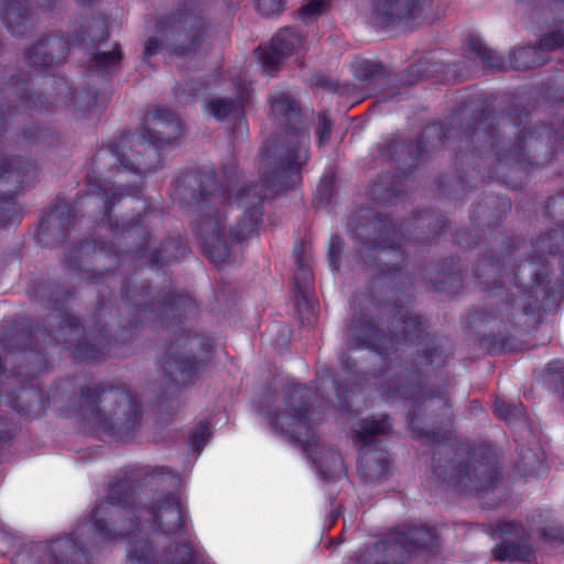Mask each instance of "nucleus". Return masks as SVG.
Segmentation results:
<instances>
[{"label":"nucleus","mask_w":564,"mask_h":564,"mask_svg":"<svg viewBox=\"0 0 564 564\" xmlns=\"http://www.w3.org/2000/svg\"><path fill=\"white\" fill-rule=\"evenodd\" d=\"M420 437H424L426 442L431 444H445L446 442L452 440L451 432L448 431H434V430H420L417 431Z\"/></svg>","instance_id":"56"},{"label":"nucleus","mask_w":564,"mask_h":564,"mask_svg":"<svg viewBox=\"0 0 564 564\" xmlns=\"http://www.w3.org/2000/svg\"><path fill=\"white\" fill-rule=\"evenodd\" d=\"M128 558L132 564H199L188 542L170 544L162 553L153 555L149 541L137 539L131 544Z\"/></svg>","instance_id":"16"},{"label":"nucleus","mask_w":564,"mask_h":564,"mask_svg":"<svg viewBox=\"0 0 564 564\" xmlns=\"http://www.w3.org/2000/svg\"><path fill=\"white\" fill-rule=\"evenodd\" d=\"M303 44V36L289 28L281 29L272 37L269 45L259 47L260 61L269 72L274 69L282 59Z\"/></svg>","instance_id":"23"},{"label":"nucleus","mask_w":564,"mask_h":564,"mask_svg":"<svg viewBox=\"0 0 564 564\" xmlns=\"http://www.w3.org/2000/svg\"><path fill=\"white\" fill-rule=\"evenodd\" d=\"M547 215L557 221L562 223L564 227V193L549 199L546 204Z\"/></svg>","instance_id":"49"},{"label":"nucleus","mask_w":564,"mask_h":564,"mask_svg":"<svg viewBox=\"0 0 564 564\" xmlns=\"http://www.w3.org/2000/svg\"><path fill=\"white\" fill-rule=\"evenodd\" d=\"M121 61V51L118 44L111 51L97 52L89 61V70L98 75H105L118 68Z\"/></svg>","instance_id":"34"},{"label":"nucleus","mask_w":564,"mask_h":564,"mask_svg":"<svg viewBox=\"0 0 564 564\" xmlns=\"http://www.w3.org/2000/svg\"><path fill=\"white\" fill-rule=\"evenodd\" d=\"M355 441L362 444L364 447H370L373 438L379 435H386L391 431V424L387 415L379 417H368L359 421L352 429Z\"/></svg>","instance_id":"30"},{"label":"nucleus","mask_w":564,"mask_h":564,"mask_svg":"<svg viewBox=\"0 0 564 564\" xmlns=\"http://www.w3.org/2000/svg\"><path fill=\"white\" fill-rule=\"evenodd\" d=\"M357 77L361 80L377 79L386 75V70L380 63L372 61H362L357 64Z\"/></svg>","instance_id":"45"},{"label":"nucleus","mask_w":564,"mask_h":564,"mask_svg":"<svg viewBox=\"0 0 564 564\" xmlns=\"http://www.w3.org/2000/svg\"><path fill=\"white\" fill-rule=\"evenodd\" d=\"M343 252V242L338 236H333L329 241L328 258L334 270L338 269V259Z\"/></svg>","instance_id":"58"},{"label":"nucleus","mask_w":564,"mask_h":564,"mask_svg":"<svg viewBox=\"0 0 564 564\" xmlns=\"http://www.w3.org/2000/svg\"><path fill=\"white\" fill-rule=\"evenodd\" d=\"M332 131V120L329 119L326 112H321L318 115V124H317V138L318 144H324L330 137Z\"/></svg>","instance_id":"55"},{"label":"nucleus","mask_w":564,"mask_h":564,"mask_svg":"<svg viewBox=\"0 0 564 564\" xmlns=\"http://www.w3.org/2000/svg\"><path fill=\"white\" fill-rule=\"evenodd\" d=\"M183 128L180 118L170 109L158 108L144 116L140 135L121 138L109 147L101 148L95 156L98 171L120 163L124 170L145 175L156 170L160 164L159 149L173 143Z\"/></svg>","instance_id":"4"},{"label":"nucleus","mask_w":564,"mask_h":564,"mask_svg":"<svg viewBox=\"0 0 564 564\" xmlns=\"http://www.w3.org/2000/svg\"><path fill=\"white\" fill-rule=\"evenodd\" d=\"M468 45L481 58L486 67L498 68L501 66V59L496 52L485 46L478 37L469 36Z\"/></svg>","instance_id":"43"},{"label":"nucleus","mask_w":564,"mask_h":564,"mask_svg":"<svg viewBox=\"0 0 564 564\" xmlns=\"http://www.w3.org/2000/svg\"><path fill=\"white\" fill-rule=\"evenodd\" d=\"M500 260H482L477 269L476 276L480 284L485 285V289L492 290L491 284L497 283V278L500 275Z\"/></svg>","instance_id":"39"},{"label":"nucleus","mask_w":564,"mask_h":564,"mask_svg":"<svg viewBox=\"0 0 564 564\" xmlns=\"http://www.w3.org/2000/svg\"><path fill=\"white\" fill-rule=\"evenodd\" d=\"M431 6V0H377L375 14L384 25L403 23L410 26L425 20Z\"/></svg>","instance_id":"17"},{"label":"nucleus","mask_w":564,"mask_h":564,"mask_svg":"<svg viewBox=\"0 0 564 564\" xmlns=\"http://www.w3.org/2000/svg\"><path fill=\"white\" fill-rule=\"evenodd\" d=\"M550 264L541 256L522 261L514 273V284L508 291L498 288L499 291L494 296L497 301L492 300L491 304L502 302V307L490 314L495 317H502L505 314L517 317L520 313L535 316L542 311H552L558 305L562 293L550 285Z\"/></svg>","instance_id":"7"},{"label":"nucleus","mask_w":564,"mask_h":564,"mask_svg":"<svg viewBox=\"0 0 564 564\" xmlns=\"http://www.w3.org/2000/svg\"><path fill=\"white\" fill-rule=\"evenodd\" d=\"M206 109L217 120L241 119L243 117L242 105L230 98H214L208 101Z\"/></svg>","instance_id":"33"},{"label":"nucleus","mask_w":564,"mask_h":564,"mask_svg":"<svg viewBox=\"0 0 564 564\" xmlns=\"http://www.w3.org/2000/svg\"><path fill=\"white\" fill-rule=\"evenodd\" d=\"M208 23L203 13L186 6H178L162 15L156 23V33L164 45L176 56L189 57L202 46Z\"/></svg>","instance_id":"10"},{"label":"nucleus","mask_w":564,"mask_h":564,"mask_svg":"<svg viewBox=\"0 0 564 564\" xmlns=\"http://www.w3.org/2000/svg\"><path fill=\"white\" fill-rule=\"evenodd\" d=\"M35 333L33 332H24V329H21L20 332H13L12 338L17 340V344H8V347L12 350H20L24 348H31V337L34 336Z\"/></svg>","instance_id":"57"},{"label":"nucleus","mask_w":564,"mask_h":564,"mask_svg":"<svg viewBox=\"0 0 564 564\" xmlns=\"http://www.w3.org/2000/svg\"><path fill=\"white\" fill-rule=\"evenodd\" d=\"M131 486L128 480L111 485L105 501L91 512L93 525L82 524L70 535L61 536L37 545L46 564H90V547L101 541L126 538L139 530L140 521L150 530L174 533L183 527L180 499L173 492L162 494L142 510L133 506Z\"/></svg>","instance_id":"2"},{"label":"nucleus","mask_w":564,"mask_h":564,"mask_svg":"<svg viewBox=\"0 0 564 564\" xmlns=\"http://www.w3.org/2000/svg\"><path fill=\"white\" fill-rule=\"evenodd\" d=\"M426 62H420L417 65L412 67V73H415L420 77H429L433 72L437 70V63H434L431 67L426 66Z\"/></svg>","instance_id":"63"},{"label":"nucleus","mask_w":564,"mask_h":564,"mask_svg":"<svg viewBox=\"0 0 564 564\" xmlns=\"http://www.w3.org/2000/svg\"><path fill=\"white\" fill-rule=\"evenodd\" d=\"M122 295L126 306L121 310L117 321H97L100 338L90 343L84 337V329L76 316L59 311L58 303L62 297L59 285L44 283L35 290V296L40 301H46L53 311L50 314V323H56L47 330L48 337L55 343L64 345L70 350L77 360H97L116 344L124 343L132 337V330L144 322L160 324L169 327L171 323H181L183 317L191 316L196 311L194 301L187 295L170 294L163 297H150L149 286L145 283L137 284L128 281L122 286Z\"/></svg>","instance_id":"1"},{"label":"nucleus","mask_w":564,"mask_h":564,"mask_svg":"<svg viewBox=\"0 0 564 564\" xmlns=\"http://www.w3.org/2000/svg\"><path fill=\"white\" fill-rule=\"evenodd\" d=\"M447 356L444 354L443 350L437 349L434 347L433 349L425 350V354L423 357H421V360L419 361L420 366H435L441 367L445 364Z\"/></svg>","instance_id":"53"},{"label":"nucleus","mask_w":564,"mask_h":564,"mask_svg":"<svg viewBox=\"0 0 564 564\" xmlns=\"http://www.w3.org/2000/svg\"><path fill=\"white\" fill-rule=\"evenodd\" d=\"M539 46H523L513 51L511 66L516 69H530L543 65L545 59L541 56Z\"/></svg>","instance_id":"35"},{"label":"nucleus","mask_w":564,"mask_h":564,"mask_svg":"<svg viewBox=\"0 0 564 564\" xmlns=\"http://www.w3.org/2000/svg\"><path fill=\"white\" fill-rule=\"evenodd\" d=\"M164 43L163 39L158 36H150L144 45L143 54L145 57H150L160 52L161 43Z\"/></svg>","instance_id":"61"},{"label":"nucleus","mask_w":564,"mask_h":564,"mask_svg":"<svg viewBox=\"0 0 564 564\" xmlns=\"http://www.w3.org/2000/svg\"><path fill=\"white\" fill-rule=\"evenodd\" d=\"M564 371V365L562 361H552L547 365L545 375L549 378V380L553 383L562 382L563 377L562 373Z\"/></svg>","instance_id":"59"},{"label":"nucleus","mask_w":564,"mask_h":564,"mask_svg":"<svg viewBox=\"0 0 564 564\" xmlns=\"http://www.w3.org/2000/svg\"><path fill=\"white\" fill-rule=\"evenodd\" d=\"M535 248L543 254L564 253V227L554 228L539 237L535 242Z\"/></svg>","instance_id":"38"},{"label":"nucleus","mask_w":564,"mask_h":564,"mask_svg":"<svg viewBox=\"0 0 564 564\" xmlns=\"http://www.w3.org/2000/svg\"><path fill=\"white\" fill-rule=\"evenodd\" d=\"M539 534L544 542L564 545V527L560 524H547L539 529Z\"/></svg>","instance_id":"46"},{"label":"nucleus","mask_w":564,"mask_h":564,"mask_svg":"<svg viewBox=\"0 0 564 564\" xmlns=\"http://www.w3.org/2000/svg\"><path fill=\"white\" fill-rule=\"evenodd\" d=\"M327 6L326 0H311L299 9V15L305 22L321 15Z\"/></svg>","instance_id":"47"},{"label":"nucleus","mask_w":564,"mask_h":564,"mask_svg":"<svg viewBox=\"0 0 564 564\" xmlns=\"http://www.w3.org/2000/svg\"><path fill=\"white\" fill-rule=\"evenodd\" d=\"M77 218V210L66 200H58L40 224L37 241L50 246L63 241Z\"/></svg>","instance_id":"20"},{"label":"nucleus","mask_w":564,"mask_h":564,"mask_svg":"<svg viewBox=\"0 0 564 564\" xmlns=\"http://www.w3.org/2000/svg\"><path fill=\"white\" fill-rule=\"evenodd\" d=\"M1 17L8 30L15 35L29 33L34 25L33 13L18 0H7Z\"/></svg>","instance_id":"28"},{"label":"nucleus","mask_w":564,"mask_h":564,"mask_svg":"<svg viewBox=\"0 0 564 564\" xmlns=\"http://www.w3.org/2000/svg\"><path fill=\"white\" fill-rule=\"evenodd\" d=\"M546 139L553 144L554 150L564 151V129L550 132Z\"/></svg>","instance_id":"62"},{"label":"nucleus","mask_w":564,"mask_h":564,"mask_svg":"<svg viewBox=\"0 0 564 564\" xmlns=\"http://www.w3.org/2000/svg\"><path fill=\"white\" fill-rule=\"evenodd\" d=\"M14 432L13 424L0 413V445L6 444L11 440Z\"/></svg>","instance_id":"60"},{"label":"nucleus","mask_w":564,"mask_h":564,"mask_svg":"<svg viewBox=\"0 0 564 564\" xmlns=\"http://www.w3.org/2000/svg\"><path fill=\"white\" fill-rule=\"evenodd\" d=\"M270 100L271 113L281 124H285L284 130L301 127V107L289 93L276 91Z\"/></svg>","instance_id":"27"},{"label":"nucleus","mask_w":564,"mask_h":564,"mask_svg":"<svg viewBox=\"0 0 564 564\" xmlns=\"http://www.w3.org/2000/svg\"><path fill=\"white\" fill-rule=\"evenodd\" d=\"M117 251L104 240L85 241L72 248L64 260V267L79 279L98 282L112 267Z\"/></svg>","instance_id":"14"},{"label":"nucleus","mask_w":564,"mask_h":564,"mask_svg":"<svg viewBox=\"0 0 564 564\" xmlns=\"http://www.w3.org/2000/svg\"><path fill=\"white\" fill-rule=\"evenodd\" d=\"M436 545L434 532L424 525H403L359 555L357 564H400L417 550Z\"/></svg>","instance_id":"12"},{"label":"nucleus","mask_w":564,"mask_h":564,"mask_svg":"<svg viewBox=\"0 0 564 564\" xmlns=\"http://www.w3.org/2000/svg\"><path fill=\"white\" fill-rule=\"evenodd\" d=\"M387 376V372H383V375H380L377 377L373 375V379L377 380L375 382V386H378V388L388 397L390 398H408L410 397V391L408 387H403L400 384V380L398 378H391V377H384Z\"/></svg>","instance_id":"40"},{"label":"nucleus","mask_w":564,"mask_h":564,"mask_svg":"<svg viewBox=\"0 0 564 564\" xmlns=\"http://www.w3.org/2000/svg\"><path fill=\"white\" fill-rule=\"evenodd\" d=\"M68 50V42L64 37L50 35L28 48L24 56L30 66L46 68L62 63Z\"/></svg>","instance_id":"22"},{"label":"nucleus","mask_w":564,"mask_h":564,"mask_svg":"<svg viewBox=\"0 0 564 564\" xmlns=\"http://www.w3.org/2000/svg\"><path fill=\"white\" fill-rule=\"evenodd\" d=\"M22 95H20V98L23 99L28 107L30 108H42V106L37 105V100L40 99V96H35L34 94H29V88L23 87L22 88Z\"/></svg>","instance_id":"64"},{"label":"nucleus","mask_w":564,"mask_h":564,"mask_svg":"<svg viewBox=\"0 0 564 564\" xmlns=\"http://www.w3.org/2000/svg\"><path fill=\"white\" fill-rule=\"evenodd\" d=\"M417 147L404 141H393L389 144V152L392 153V159L402 163L404 166H412L416 155L414 151Z\"/></svg>","instance_id":"44"},{"label":"nucleus","mask_w":564,"mask_h":564,"mask_svg":"<svg viewBox=\"0 0 564 564\" xmlns=\"http://www.w3.org/2000/svg\"><path fill=\"white\" fill-rule=\"evenodd\" d=\"M258 11L264 17H272L281 13L284 9L283 0H258Z\"/></svg>","instance_id":"52"},{"label":"nucleus","mask_w":564,"mask_h":564,"mask_svg":"<svg viewBox=\"0 0 564 564\" xmlns=\"http://www.w3.org/2000/svg\"><path fill=\"white\" fill-rule=\"evenodd\" d=\"M435 477L460 491H485L498 480V469L490 452L482 447L473 451L443 446L432 456Z\"/></svg>","instance_id":"9"},{"label":"nucleus","mask_w":564,"mask_h":564,"mask_svg":"<svg viewBox=\"0 0 564 564\" xmlns=\"http://www.w3.org/2000/svg\"><path fill=\"white\" fill-rule=\"evenodd\" d=\"M389 182L381 178L372 185V195L376 199L386 202L399 195V189L388 186Z\"/></svg>","instance_id":"48"},{"label":"nucleus","mask_w":564,"mask_h":564,"mask_svg":"<svg viewBox=\"0 0 564 564\" xmlns=\"http://www.w3.org/2000/svg\"><path fill=\"white\" fill-rule=\"evenodd\" d=\"M361 299H354L352 308L356 314H359L358 319H352L349 330L351 338L347 339L348 348H371L380 354L387 352L392 348V340H388L386 335H381L373 324L372 321L368 319L364 310L367 306H362Z\"/></svg>","instance_id":"19"},{"label":"nucleus","mask_w":564,"mask_h":564,"mask_svg":"<svg viewBox=\"0 0 564 564\" xmlns=\"http://www.w3.org/2000/svg\"><path fill=\"white\" fill-rule=\"evenodd\" d=\"M538 132L530 134L529 140L519 139L512 144H503L502 154L498 155L499 165H543L552 158L546 143L538 140Z\"/></svg>","instance_id":"21"},{"label":"nucleus","mask_w":564,"mask_h":564,"mask_svg":"<svg viewBox=\"0 0 564 564\" xmlns=\"http://www.w3.org/2000/svg\"><path fill=\"white\" fill-rule=\"evenodd\" d=\"M33 173L32 165L21 158L0 159V182L11 185L7 193L0 194V226H6L20 216L13 191L26 184L25 178Z\"/></svg>","instance_id":"15"},{"label":"nucleus","mask_w":564,"mask_h":564,"mask_svg":"<svg viewBox=\"0 0 564 564\" xmlns=\"http://www.w3.org/2000/svg\"><path fill=\"white\" fill-rule=\"evenodd\" d=\"M564 46V33L562 31H555L545 35L539 44L541 52L553 51Z\"/></svg>","instance_id":"51"},{"label":"nucleus","mask_w":564,"mask_h":564,"mask_svg":"<svg viewBox=\"0 0 564 564\" xmlns=\"http://www.w3.org/2000/svg\"><path fill=\"white\" fill-rule=\"evenodd\" d=\"M310 133L303 127L283 130L267 140L261 149L264 178L256 191L262 195L289 189L301 182L303 166L310 160Z\"/></svg>","instance_id":"8"},{"label":"nucleus","mask_w":564,"mask_h":564,"mask_svg":"<svg viewBox=\"0 0 564 564\" xmlns=\"http://www.w3.org/2000/svg\"><path fill=\"white\" fill-rule=\"evenodd\" d=\"M210 345L204 337L191 336L189 330L180 328L167 346L161 362V373L171 388H182L189 383L204 362L202 354L208 352Z\"/></svg>","instance_id":"11"},{"label":"nucleus","mask_w":564,"mask_h":564,"mask_svg":"<svg viewBox=\"0 0 564 564\" xmlns=\"http://www.w3.org/2000/svg\"><path fill=\"white\" fill-rule=\"evenodd\" d=\"M296 271L294 274V285L296 297H303L307 294V286L313 280L310 263V248L306 243L302 242L294 250Z\"/></svg>","instance_id":"31"},{"label":"nucleus","mask_w":564,"mask_h":564,"mask_svg":"<svg viewBox=\"0 0 564 564\" xmlns=\"http://www.w3.org/2000/svg\"><path fill=\"white\" fill-rule=\"evenodd\" d=\"M495 414L508 423H514L525 420V409L522 404H509L505 401L496 400L494 404Z\"/></svg>","instance_id":"41"},{"label":"nucleus","mask_w":564,"mask_h":564,"mask_svg":"<svg viewBox=\"0 0 564 564\" xmlns=\"http://www.w3.org/2000/svg\"><path fill=\"white\" fill-rule=\"evenodd\" d=\"M409 398L414 399V403L417 405L419 410L423 408L425 412H437L435 416L442 417V422L444 420H451L449 399L446 392L425 391L420 394L413 392L410 393Z\"/></svg>","instance_id":"32"},{"label":"nucleus","mask_w":564,"mask_h":564,"mask_svg":"<svg viewBox=\"0 0 564 564\" xmlns=\"http://www.w3.org/2000/svg\"><path fill=\"white\" fill-rule=\"evenodd\" d=\"M223 173L224 188H218L207 173L186 175L176 187L180 199L198 212L195 231L206 256L215 264L229 261L235 246L257 234L262 217V195L256 191V185H247L235 197L242 218L235 227L228 223V192L239 183L240 173L236 164L225 166Z\"/></svg>","instance_id":"3"},{"label":"nucleus","mask_w":564,"mask_h":564,"mask_svg":"<svg viewBox=\"0 0 564 564\" xmlns=\"http://www.w3.org/2000/svg\"><path fill=\"white\" fill-rule=\"evenodd\" d=\"M471 143L476 149H480L484 153L490 152L497 159L499 154H502V148H499L498 137L489 131V128L485 123L478 124L471 134Z\"/></svg>","instance_id":"36"},{"label":"nucleus","mask_w":564,"mask_h":564,"mask_svg":"<svg viewBox=\"0 0 564 564\" xmlns=\"http://www.w3.org/2000/svg\"><path fill=\"white\" fill-rule=\"evenodd\" d=\"M7 404L32 420L44 413L48 406V398L36 387H23L7 397Z\"/></svg>","instance_id":"25"},{"label":"nucleus","mask_w":564,"mask_h":564,"mask_svg":"<svg viewBox=\"0 0 564 564\" xmlns=\"http://www.w3.org/2000/svg\"><path fill=\"white\" fill-rule=\"evenodd\" d=\"M307 394L306 388L290 386L285 399L286 410L269 413L268 421L275 433L299 443L303 451L308 453L325 480H333L345 471L343 458L333 447L322 444L310 434L319 421V415L310 412L306 403Z\"/></svg>","instance_id":"5"},{"label":"nucleus","mask_w":564,"mask_h":564,"mask_svg":"<svg viewBox=\"0 0 564 564\" xmlns=\"http://www.w3.org/2000/svg\"><path fill=\"white\" fill-rule=\"evenodd\" d=\"M389 455L377 447H364L359 454L357 470L365 482H380L388 476Z\"/></svg>","instance_id":"26"},{"label":"nucleus","mask_w":564,"mask_h":564,"mask_svg":"<svg viewBox=\"0 0 564 564\" xmlns=\"http://www.w3.org/2000/svg\"><path fill=\"white\" fill-rule=\"evenodd\" d=\"M409 224H402L397 230V225L392 220L383 218H375L366 228L367 231H373L377 236L371 237L370 232L366 235L358 234L367 252L377 251L376 254H367L364 259V265L371 270H378L379 275L392 274L401 269L398 261L391 262L390 256L393 254L397 259L401 258L394 250L388 249L399 248L405 238L404 230H408Z\"/></svg>","instance_id":"13"},{"label":"nucleus","mask_w":564,"mask_h":564,"mask_svg":"<svg viewBox=\"0 0 564 564\" xmlns=\"http://www.w3.org/2000/svg\"><path fill=\"white\" fill-rule=\"evenodd\" d=\"M373 305H378L381 310L387 311L392 316L391 336L387 339L392 340V349H397L395 345L399 343L414 344L424 337L425 328L421 316L412 314L408 308L399 306L390 301L376 303L371 300Z\"/></svg>","instance_id":"18"},{"label":"nucleus","mask_w":564,"mask_h":564,"mask_svg":"<svg viewBox=\"0 0 564 564\" xmlns=\"http://www.w3.org/2000/svg\"><path fill=\"white\" fill-rule=\"evenodd\" d=\"M80 411L85 420L119 441L132 440L142 425L143 405L140 398L113 387L94 384L83 388Z\"/></svg>","instance_id":"6"},{"label":"nucleus","mask_w":564,"mask_h":564,"mask_svg":"<svg viewBox=\"0 0 564 564\" xmlns=\"http://www.w3.org/2000/svg\"><path fill=\"white\" fill-rule=\"evenodd\" d=\"M186 248L177 240H169L163 243L158 254H153L152 262L154 264L164 265L169 261L184 256Z\"/></svg>","instance_id":"42"},{"label":"nucleus","mask_w":564,"mask_h":564,"mask_svg":"<svg viewBox=\"0 0 564 564\" xmlns=\"http://www.w3.org/2000/svg\"><path fill=\"white\" fill-rule=\"evenodd\" d=\"M120 193L116 189L108 187L106 182H102L98 178H90L87 183V193L85 197L79 198L80 207H85L86 205H100V208L105 214H109L112 206L123 196V195H135L141 191L139 184L134 183L132 185L121 186Z\"/></svg>","instance_id":"24"},{"label":"nucleus","mask_w":564,"mask_h":564,"mask_svg":"<svg viewBox=\"0 0 564 564\" xmlns=\"http://www.w3.org/2000/svg\"><path fill=\"white\" fill-rule=\"evenodd\" d=\"M111 228L122 235L123 245L128 247V251H137L143 247L148 232L142 226L124 224L120 229L119 224L116 223L111 224Z\"/></svg>","instance_id":"37"},{"label":"nucleus","mask_w":564,"mask_h":564,"mask_svg":"<svg viewBox=\"0 0 564 564\" xmlns=\"http://www.w3.org/2000/svg\"><path fill=\"white\" fill-rule=\"evenodd\" d=\"M88 37L93 43H100L108 39V30L106 22L101 20H93L88 26Z\"/></svg>","instance_id":"50"},{"label":"nucleus","mask_w":564,"mask_h":564,"mask_svg":"<svg viewBox=\"0 0 564 564\" xmlns=\"http://www.w3.org/2000/svg\"><path fill=\"white\" fill-rule=\"evenodd\" d=\"M492 557L496 561L531 563L535 560V551L529 543V536L517 541L505 540L492 549Z\"/></svg>","instance_id":"29"},{"label":"nucleus","mask_w":564,"mask_h":564,"mask_svg":"<svg viewBox=\"0 0 564 564\" xmlns=\"http://www.w3.org/2000/svg\"><path fill=\"white\" fill-rule=\"evenodd\" d=\"M210 436L209 426L205 423H200L191 436L193 447L197 453H200L206 442Z\"/></svg>","instance_id":"54"}]
</instances>
